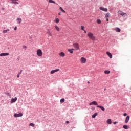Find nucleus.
Masks as SVG:
<instances>
[{"instance_id": "obj_1", "label": "nucleus", "mask_w": 131, "mask_h": 131, "mask_svg": "<svg viewBox=\"0 0 131 131\" xmlns=\"http://www.w3.org/2000/svg\"><path fill=\"white\" fill-rule=\"evenodd\" d=\"M87 35L90 39H92V40H95L96 37H95V36H94V34L93 33L88 32Z\"/></svg>"}, {"instance_id": "obj_2", "label": "nucleus", "mask_w": 131, "mask_h": 131, "mask_svg": "<svg viewBox=\"0 0 131 131\" xmlns=\"http://www.w3.org/2000/svg\"><path fill=\"white\" fill-rule=\"evenodd\" d=\"M73 47L76 50V51H78L79 50V44L78 43H74L73 45Z\"/></svg>"}, {"instance_id": "obj_3", "label": "nucleus", "mask_w": 131, "mask_h": 131, "mask_svg": "<svg viewBox=\"0 0 131 131\" xmlns=\"http://www.w3.org/2000/svg\"><path fill=\"white\" fill-rule=\"evenodd\" d=\"M37 55L38 57H42V51L40 49H38L37 50Z\"/></svg>"}, {"instance_id": "obj_4", "label": "nucleus", "mask_w": 131, "mask_h": 131, "mask_svg": "<svg viewBox=\"0 0 131 131\" xmlns=\"http://www.w3.org/2000/svg\"><path fill=\"white\" fill-rule=\"evenodd\" d=\"M81 64H85L86 63V58L84 57H81L80 59Z\"/></svg>"}, {"instance_id": "obj_5", "label": "nucleus", "mask_w": 131, "mask_h": 131, "mask_svg": "<svg viewBox=\"0 0 131 131\" xmlns=\"http://www.w3.org/2000/svg\"><path fill=\"white\" fill-rule=\"evenodd\" d=\"M23 116V114L22 113H19V114H14V117L15 118L17 117H22Z\"/></svg>"}, {"instance_id": "obj_6", "label": "nucleus", "mask_w": 131, "mask_h": 131, "mask_svg": "<svg viewBox=\"0 0 131 131\" xmlns=\"http://www.w3.org/2000/svg\"><path fill=\"white\" fill-rule=\"evenodd\" d=\"M118 13L119 15H120L121 16H126V13L121 11H118Z\"/></svg>"}, {"instance_id": "obj_7", "label": "nucleus", "mask_w": 131, "mask_h": 131, "mask_svg": "<svg viewBox=\"0 0 131 131\" xmlns=\"http://www.w3.org/2000/svg\"><path fill=\"white\" fill-rule=\"evenodd\" d=\"M92 105H95V106H98V103L96 101H93L89 103V106H92Z\"/></svg>"}, {"instance_id": "obj_8", "label": "nucleus", "mask_w": 131, "mask_h": 131, "mask_svg": "<svg viewBox=\"0 0 131 131\" xmlns=\"http://www.w3.org/2000/svg\"><path fill=\"white\" fill-rule=\"evenodd\" d=\"M58 71H60V69H57L54 70H52L50 72V73H51V74H54V73H55L56 72H58Z\"/></svg>"}, {"instance_id": "obj_9", "label": "nucleus", "mask_w": 131, "mask_h": 131, "mask_svg": "<svg viewBox=\"0 0 131 131\" xmlns=\"http://www.w3.org/2000/svg\"><path fill=\"white\" fill-rule=\"evenodd\" d=\"M99 9L100 10H101V11H103V12H108V9L106 8L100 7Z\"/></svg>"}, {"instance_id": "obj_10", "label": "nucleus", "mask_w": 131, "mask_h": 131, "mask_svg": "<svg viewBox=\"0 0 131 131\" xmlns=\"http://www.w3.org/2000/svg\"><path fill=\"white\" fill-rule=\"evenodd\" d=\"M5 56H9V53H3L0 54V57H5Z\"/></svg>"}, {"instance_id": "obj_11", "label": "nucleus", "mask_w": 131, "mask_h": 131, "mask_svg": "<svg viewBox=\"0 0 131 131\" xmlns=\"http://www.w3.org/2000/svg\"><path fill=\"white\" fill-rule=\"evenodd\" d=\"M130 118V117L129 116H127L125 120V123H128V121H129V119Z\"/></svg>"}, {"instance_id": "obj_12", "label": "nucleus", "mask_w": 131, "mask_h": 131, "mask_svg": "<svg viewBox=\"0 0 131 131\" xmlns=\"http://www.w3.org/2000/svg\"><path fill=\"white\" fill-rule=\"evenodd\" d=\"M47 33L50 36H51V37L53 36V34H52V33L51 32V31L49 29H47Z\"/></svg>"}, {"instance_id": "obj_13", "label": "nucleus", "mask_w": 131, "mask_h": 131, "mask_svg": "<svg viewBox=\"0 0 131 131\" xmlns=\"http://www.w3.org/2000/svg\"><path fill=\"white\" fill-rule=\"evenodd\" d=\"M17 97H15V98H12L11 100V104H13V103H15V102H16V101H17Z\"/></svg>"}, {"instance_id": "obj_14", "label": "nucleus", "mask_w": 131, "mask_h": 131, "mask_svg": "<svg viewBox=\"0 0 131 131\" xmlns=\"http://www.w3.org/2000/svg\"><path fill=\"white\" fill-rule=\"evenodd\" d=\"M59 55L60 56V57H65V53L61 52L59 53Z\"/></svg>"}, {"instance_id": "obj_15", "label": "nucleus", "mask_w": 131, "mask_h": 131, "mask_svg": "<svg viewBox=\"0 0 131 131\" xmlns=\"http://www.w3.org/2000/svg\"><path fill=\"white\" fill-rule=\"evenodd\" d=\"M106 54L107 55V56H108L109 58H110V59H112V54H111V53H110L108 51H107L106 52Z\"/></svg>"}, {"instance_id": "obj_16", "label": "nucleus", "mask_w": 131, "mask_h": 131, "mask_svg": "<svg viewBox=\"0 0 131 131\" xmlns=\"http://www.w3.org/2000/svg\"><path fill=\"white\" fill-rule=\"evenodd\" d=\"M97 108H100L102 111H105V108L102 106L98 105Z\"/></svg>"}, {"instance_id": "obj_17", "label": "nucleus", "mask_w": 131, "mask_h": 131, "mask_svg": "<svg viewBox=\"0 0 131 131\" xmlns=\"http://www.w3.org/2000/svg\"><path fill=\"white\" fill-rule=\"evenodd\" d=\"M16 20H17V22L18 24H20V23H21L22 22V19L21 18H17L16 19Z\"/></svg>"}, {"instance_id": "obj_18", "label": "nucleus", "mask_w": 131, "mask_h": 131, "mask_svg": "<svg viewBox=\"0 0 131 131\" xmlns=\"http://www.w3.org/2000/svg\"><path fill=\"white\" fill-rule=\"evenodd\" d=\"M54 28H55V29L56 30V31H60V28H59V27H58V26L55 25V26H54Z\"/></svg>"}, {"instance_id": "obj_19", "label": "nucleus", "mask_w": 131, "mask_h": 131, "mask_svg": "<svg viewBox=\"0 0 131 131\" xmlns=\"http://www.w3.org/2000/svg\"><path fill=\"white\" fill-rule=\"evenodd\" d=\"M10 31V29L4 30L3 31V33H8Z\"/></svg>"}, {"instance_id": "obj_20", "label": "nucleus", "mask_w": 131, "mask_h": 131, "mask_svg": "<svg viewBox=\"0 0 131 131\" xmlns=\"http://www.w3.org/2000/svg\"><path fill=\"white\" fill-rule=\"evenodd\" d=\"M106 122L108 124H111L112 123V121H111V119H109L107 120Z\"/></svg>"}, {"instance_id": "obj_21", "label": "nucleus", "mask_w": 131, "mask_h": 131, "mask_svg": "<svg viewBox=\"0 0 131 131\" xmlns=\"http://www.w3.org/2000/svg\"><path fill=\"white\" fill-rule=\"evenodd\" d=\"M54 22H55V23H59V22H60V19L58 18H56L55 19Z\"/></svg>"}, {"instance_id": "obj_22", "label": "nucleus", "mask_w": 131, "mask_h": 131, "mask_svg": "<svg viewBox=\"0 0 131 131\" xmlns=\"http://www.w3.org/2000/svg\"><path fill=\"white\" fill-rule=\"evenodd\" d=\"M115 30L116 32H120V31H121V30H120L119 28H116Z\"/></svg>"}, {"instance_id": "obj_23", "label": "nucleus", "mask_w": 131, "mask_h": 131, "mask_svg": "<svg viewBox=\"0 0 131 131\" xmlns=\"http://www.w3.org/2000/svg\"><path fill=\"white\" fill-rule=\"evenodd\" d=\"M123 128H124V129H128V126H127V125H124L123 126Z\"/></svg>"}, {"instance_id": "obj_24", "label": "nucleus", "mask_w": 131, "mask_h": 131, "mask_svg": "<svg viewBox=\"0 0 131 131\" xmlns=\"http://www.w3.org/2000/svg\"><path fill=\"white\" fill-rule=\"evenodd\" d=\"M97 115H98V113H96L94 114H93L92 115V118H95L96 116H97Z\"/></svg>"}, {"instance_id": "obj_25", "label": "nucleus", "mask_w": 131, "mask_h": 131, "mask_svg": "<svg viewBox=\"0 0 131 131\" xmlns=\"http://www.w3.org/2000/svg\"><path fill=\"white\" fill-rule=\"evenodd\" d=\"M11 2L12 4H15V5H18V4H19L18 2L16 1H14V0H11Z\"/></svg>"}, {"instance_id": "obj_26", "label": "nucleus", "mask_w": 131, "mask_h": 131, "mask_svg": "<svg viewBox=\"0 0 131 131\" xmlns=\"http://www.w3.org/2000/svg\"><path fill=\"white\" fill-rule=\"evenodd\" d=\"M104 73L105 74H109L110 73V71H109V70H105L104 71Z\"/></svg>"}, {"instance_id": "obj_27", "label": "nucleus", "mask_w": 131, "mask_h": 131, "mask_svg": "<svg viewBox=\"0 0 131 131\" xmlns=\"http://www.w3.org/2000/svg\"><path fill=\"white\" fill-rule=\"evenodd\" d=\"M110 16V13H106V15H105V18H109V17Z\"/></svg>"}, {"instance_id": "obj_28", "label": "nucleus", "mask_w": 131, "mask_h": 131, "mask_svg": "<svg viewBox=\"0 0 131 131\" xmlns=\"http://www.w3.org/2000/svg\"><path fill=\"white\" fill-rule=\"evenodd\" d=\"M59 9L61 11V12H63V13H66V11H65V10H64L62 8V7H60Z\"/></svg>"}, {"instance_id": "obj_29", "label": "nucleus", "mask_w": 131, "mask_h": 131, "mask_svg": "<svg viewBox=\"0 0 131 131\" xmlns=\"http://www.w3.org/2000/svg\"><path fill=\"white\" fill-rule=\"evenodd\" d=\"M49 3H52V4H56V2H55L53 0H49Z\"/></svg>"}, {"instance_id": "obj_30", "label": "nucleus", "mask_w": 131, "mask_h": 131, "mask_svg": "<svg viewBox=\"0 0 131 131\" xmlns=\"http://www.w3.org/2000/svg\"><path fill=\"white\" fill-rule=\"evenodd\" d=\"M68 52H69L70 54H73V51L71 49H68Z\"/></svg>"}, {"instance_id": "obj_31", "label": "nucleus", "mask_w": 131, "mask_h": 131, "mask_svg": "<svg viewBox=\"0 0 131 131\" xmlns=\"http://www.w3.org/2000/svg\"><path fill=\"white\" fill-rule=\"evenodd\" d=\"M60 103H64V102H65V99L62 98V99H60Z\"/></svg>"}, {"instance_id": "obj_32", "label": "nucleus", "mask_w": 131, "mask_h": 131, "mask_svg": "<svg viewBox=\"0 0 131 131\" xmlns=\"http://www.w3.org/2000/svg\"><path fill=\"white\" fill-rule=\"evenodd\" d=\"M30 126H32V127H34V126H35V125H34V124L31 123L29 124Z\"/></svg>"}, {"instance_id": "obj_33", "label": "nucleus", "mask_w": 131, "mask_h": 131, "mask_svg": "<svg viewBox=\"0 0 131 131\" xmlns=\"http://www.w3.org/2000/svg\"><path fill=\"white\" fill-rule=\"evenodd\" d=\"M97 23H98V24H101V20L100 19H97Z\"/></svg>"}, {"instance_id": "obj_34", "label": "nucleus", "mask_w": 131, "mask_h": 131, "mask_svg": "<svg viewBox=\"0 0 131 131\" xmlns=\"http://www.w3.org/2000/svg\"><path fill=\"white\" fill-rule=\"evenodd\" d=\"M81 30H84V26H81Z\"/></svg>"}, {"instance_id": "obj_35", "label": "nucleus", "mask_w": 131, "mask_h": 131, "mask_svg": "<svg viewBox=\"0 0 131 131\" xmlns=\"http://www.w3.org/2000/svg\"><path fill=\"white\" fill-rule=\"evenodd\" d=\"M17 78H19V77H20V74H19V73L17 74Z\"/></svg>"}, {"instance_id": "obj_36", "label": "nucleus", "mask_w": 131, "mask_h": 131, "mask_svg": "<svg viewBox=\"0 0 131 131\" xmlns=\"http://www.w3.org/2000/svg\"><path fill=\"white\" fill-rule=\"evenodd\" d=\"M127 115V114L126 113H125L123 114V116H126Z\"/></svg>"}, {"instance_id": "obj_37", "label": "nucleus", "mask_w": 131, "mask_h": 131, "mask_svg": "<svg viewBox=\"0 0 131 131\" xmlns=\"http://www.w3.org/2000/svg\"><path fill=\"white\" fill-rule=\"evenodd\" d=\"M26 48H27V47H26V46H23V49H26Z\"/></svg>"}, {"instance_id": "obj_38", "label": "nucleus", "mask_w": 131, "mask_h": 131, "mask_svg": "<svg viewBox=\"0 0 131 131\" xmlns=\"http://www.w3.org/2000/svg\"><path fill=\"white\" fill-rule=\"evenodd\" d=\"M14 30H17V26H15V27H14Z\"/></svg>"}, {"instance_id": "obj_39", "label": "nucleus", "mask_w": 131, "mask_h": 131, "mask_svg": "<svg viewBox=\"0 0 131 131\" xmlns=\"http://www.w3.org/2000/svg\"><path fill=\"white\" fill-rule=\"evenodd\" d=\"M22 71H23V70H20V72L19 73H18V74H21V73H22Z\"/></svg>"}, {"instance_id": "obj_40", "label": "nucleus", "mask_w": 131, "mask_h": 131, "mask_svg": "<svg viewBox=\"0 0 131 131\" xmlns=\"http://www.w3.org/2000/svg\"><path fill=\"white\" fill-rule=\"evenodd\" d=\"M71 50L73 52V51H75V49H73V48L71 49Z\"/></svg>"}, {"instance_id": "obj_41", "label": "nucleus", "mask_w": 131, "mask_h": 131, "mask_svg": "<svg viewBox=\"0 0 131 131\" xmlns=\"http://www.w3.org/2000/svg\"><path fill=\"white\" fill-rule=\"evenodd\" d=\"M116 123H118V122H114L113 123L114 124H116Z\"/></svg>"}, {"instance_id": "obj_42", "label": "nucleus", "mask_w": 131, "mask_h": 131, "mask_svg": "<svg viewBox=\"0 0 131 131\" xmlns=\"http://www.w3.org/2000/svg\"><path fill=\"white\" fill-rule=\"evenodd\" d=\"M84 33H86V31H85V30H83Z\"/></svg>"}, {"instance_id": "obj_43", "label": "nucleus", "mask_w": 131, "mask_h": 131, "mask_svg": "<svg viewBox=\"0 0 131 131\" xmlns=\"http://www.w3.org/2000/svg\"><path fill=\"white\" fill-rule=\"evenodd\" d=\"M66 123H69V121H66Z\"/></svg>"}, {"instance_id": "obj_44", "label": "nucleus", "mask_w": 131, "mask_h": 131, "mask_svg": "<svg viewBox=\"0 0 131 131\" xmlns=\"http://www.w3.org/2000/svg\"><path fill=\"white\" fill-rule=\"evenodd\" d=\"M106 21H109V19H108V18H106Z\"/></svg>"}, {"instance_id": "obj_45", "label": "nucleus", "mask_w": 131, "mask_h": 131, "mask_svg": "<svg viewBox=\"0 0 131 131\" xmlns=\"http://www.w3.org/2000/svg\"><path fill=\"white\" fill-rule=\"evenodd\" d=\"M58 15H61V12H59V13H58Z\"/></svg>"}, {"instance_id": "obj_46", "label": "nucleus", "mask_w": 131, "mask_h": 131, "mask_svg": "<svg viewBox=\"0 0 131 131\" xmlns=\"http://www.w3.org/2000/svg\"><path fill=\"white\" fill-rule=\"evenodd\" d=\"M88 83H90V82L88 81Z\"/></svg>"}]
</instances>
